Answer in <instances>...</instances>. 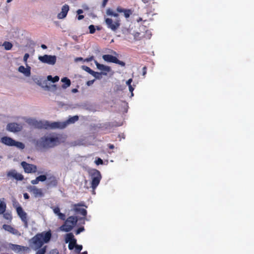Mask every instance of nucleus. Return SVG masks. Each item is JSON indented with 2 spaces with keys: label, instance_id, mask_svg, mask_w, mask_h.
I'll return each mask as SVG.
<instances>
[{
  "label": "nucleus",
  "instance_id": "obj_47",
  "mask_svg": "<svg viewBox=\"0 0 254 254\" xmlns=\"http://www.w3.org/2000/svg\"><path fill=\"white\" fill-rule=\"evenodd\" d=\"M132 81V78L129 79L128 80L126 81V84L128 86L129 85H131V83Z\"/></svg>",
  "mask_w": 254,
  "mask_h": 254
},
{
  "label": "nucleus",
  "instance_id": "obj_43",
  "mask_svg": "<svg viewBox=\"0 0 254 254\" xmlns=\"http://www.w3.org/2000/svg\"><path fill=\"white\" fill-rule=\"evenodd\" d=\"M50 254H59V252L56 249L52 250L50 251Z\"/></svg>",
  "mask_w": 254,
  "mask_h": 254
},
{
  "label": "nucleus",
  "instance_id": "obj_29",
  "mask_svg": "<svg viewBox=\"0 0 254 254\" xmlns=\"http://www.w3.org/2000/svg\"><path fill=\"white\" fill-rule=\"evenodd\" d=\"M102 73H100V72H95L93 70V71L92 72V73H91V74L95 78H96V79H100L101 78V74Z\"/></svg>",
  "mask_w": 254,
  "mask_h": 254
},
{
  "label": "nucleus",
  "instance_id": "obj_20",
  "mask_svg": "<svg viewBox=\"0 0 254 254\" xmlns=\"http://www.w3.org/2000/svg\"><path fill=\"white\" fill-rule=\"evenodd\" d=\"M2 228L5 231L9 232V233H10L13 235H17V236L20 235V233L19 232V231L18 230L14 229V228H13L12 227H11L10 225L4 224L2 226Z\"/></svg>",
  "mask_w": 254,
  "mask_h": 254
},
{
  "label": "nucleus",
  "instance_id": "obj_1",
  "mask_svg": "<svg viewBox=\"0 0 254 254\" xmlns=\"http://www.w3.org/2000/svg\"><path fill=\"white\" fill-rule=\"evenodd\" d=\"M61 142V136L59 134L50 133L38 139L36 144L40 148L48 149L58 145Z\"/></svg>",
  "mask_w": 254,
  "mask_h": 254
},
{
  "label": "nucleus",
  "instance_id": "obj_4",
  "mask_svg": "<svg viewBox=\"0 0 254 254\" xmlns=\"http://www.w3.org/2000/svg\"><path fill=\"white\" fill-rule=\"evenodd\" d=\"M78 219L76 216H69L64 223L60 227V230L64 232H69L76 225Z\"/></svg>",
  "mask_w": 254,
  "mask_h": 254
},
{
  "label": "nucleus",
  "instance_id": "obj_8",
  "mask_svg": "<svg viewBox=\"0 0 254 254\" xmlns=\"http://www.w3.org/2000/svg\"><path fill=\"white\" fill-rule=\"evenodd\" d=\"M38 59L43 63L54 65L56 62L57 57L55 56L45 55L43 56H39Z\"/></svg>",
  "mask_w": 254,
  "mask_h": 254
},
{
  "label": "nucleus",
  "instance_id": "obj_11",
  "mask_svg": "<svg viewBox=\"0 0 254 254\" xmlns=\"http://www.w3.org/2000/svg\"><path fill=\"white\" fill-rule=\"evenodd\" d=\"M102 58L105 61L107 62L117 64L123 66L125 65V63L119 60L116 57L111 55H103Z\"/></svg>",
  "mask_w": 254,
  "mask_h": 254
},
{
  "label": "nucleus",
  "instance_id": "obj_59",
  "mask_svg": "<svg viewBox=\"0 0 254 254\" xmlns=\"http://www.w3.org/2000/svg\"><path fill=\"white\" fill-rule=\"evenodd\" d=\"M12 0H6V2H7V3H9V2H10Z\"/></svg>",
  "mask_w": 254,
  "mask_h": 254
},
{
  "label": "nucleus",
  "instance_id": "obj_13",
  "mask_svg": "<svg viewBox=\"0 0 254 254\" xmlns=\"http://www.w3.org/2000/svg\"><path fill=\"white\" fill-rule=\"evenodd\" d=\"M6 129L10 132H18L22 129V126L21 125L15 123H9L6 126Z\"/></svg>",
  "mask_w": 254,
  "mask_h": 254
},
{
  "label": "nucleus",
  "instance_id": "obj_54",
  "mask_svg": "<svg viewBox=\"0 0 254 254\" xmlns=\"http://www.w3.org/2000/svg\"><path fill=\"white\" fill-rule=\"evenodd\" d=\"M71 92L72 93H76V92H78V90L77 89H76V88H74V89H72Z\"/></svg>",
  "mask_w": 254,
  "mask_h": 254
},
{
  "label": "nucleus",
  "instance_id": "obj_34",
  "mask_svg": "<svg viewBox=\"0 0 254 254\" xmlns=\"http://www.w3.org/2000/svg\"><path fill=\"white\" fill-rule=\"evenodd\" d=\"M37 180L39 182H44L46 180L47 177L45 175H40L37 177Z\"/></svg>",
  "mask_w": 254,
  "mask_h": 254
},
{
  "label": "nucleus",
  "instance_id": "obj_5",
  "mask_svg": "<svg viewBox=\"0 0 254 254\" xmlns=\"http://www.w3.org/2000/svg\"><path fill=\"white\" fill-rule=\"evenodd\" d=\"M89 175L91 179V188L95 190L101 180V174L98 170L92 169L89 171Z\"/></svg>",
  "mask_w": 254,
  "mask_h": 254
},
{
  "label": "nucleus",
  "instance_id": "obj_52",
  "mask_svg": "<svg viewBox=\"0 0 254 254\" xmlns=\"http://www.w3.org/2000/svg\"><path fill=\"white\" fill-rule=\"evenodd\" d=\"M83 12V11L82 9H78L77 10V13L78 14H80L82 13Z\"/></svg>",
  "mask_w": 254,
  "mask_h": 254
},
{
  "label": "nucleus",
  "instance_id": "obj_28",
  "mask_svg": "<svg viewBox=\"0 0 254 254\" xmlns=\"http://www.w3.org/2000/svg\"><path fill=\"white\" fill-rule=\"evenodd\" d=\"M2 46L4 47V49L6 50H9L12 47V44L9 42H4Z\"/></svg>",
  "mask_w": 254,
  "mask_h": 254
},
{
  "label": "nucleus",
  "instance_id": "obj_49",
  "mask_svg": "<svg viewBox=\"0 0 254 254\" xmlns=\"http://www.w3.org/2000/svg\"><path fill=\"white\" fill-rule=\"evenodd\" d=\"M142 70H143L142 75L145 76V74H146V67L145 66H144L143 67Z\"/></svg>",
  "mask_w": 254,
  "mask_h": 254
},
{
  "label": "nucleus",
  "instance_id": "obj_23",
  "mask_svg": "<svg viewBox=\"0 0 254 254\" xmlns=\"http://www.w3.org/2000/svg\"><path fill=\"white\" fill-rule=\"evenodd\" d=\"M6 207V203L4 201V198L0 199V214H3Z\"/></svg>",
  "mask_w": 254,
  "mask_h": 254
},
{
  "label": "nucleus",
  "instance_id": "obj_57",
  "mask_svg": "<svg viewBox=\"0 0 254 254\" xmlns=\"http://www.w3.org/2000/svg\"><path fill=\"white\" fill-rule=\"evenodd\" d=\"M109 147L110 149H113V148H114V146L113 144H109Z\"/></svg>",
  "mask_w": 254,
  "mask_h": 254
},
{
  "label": "nucleus",
  "instance_id": "obj_38",
  "mask_svg": "<svg viewBox=\"0 0 254 254\" xmlns=\"http://www.w3.org/2000/svg\"><path fill=\"white\" fill-rule=\"evenodd\" d=\"M53 211L55 214L58 215L59 214V213H60V209L59 207H55L53 209Z\"/></svg>",
  "mask_w": 254,
  "mask_h": 254
},
{
  "label": "nucleus",
  "instance_id": "obj_26",
  "mask_svg": "<svg viewBox=\"0 0 254 254\" xmlns=\"http://www.w3.org/2000/svg\"><path fill=\"white\" fill-rule=\"evenodd\" d=\"M106 14L108 15L113 16H114L115 17H118V16H119V14L117 13H116V12H114L110 8H108V9H107V10H106Z\"/></svg>",
  "mask_w": 254,
  "mask_h": 254
},
{
  "label": "nucleus",
  "instance_id": "obj_6",
  "mask_svg": "<svg viewBox=\"0 0 254 254\" xmlns=\"http://www.w3.org/2000/svg\"><path fill=\"white\" fill-rule=\"evenodd\" d=\"M105 21L107 27L113 31H115L120 26V20L118 19L113 21L111 18H106Z\"/></svg>",
  "mask_w": 254,
  "mask_h": 254
},
{
  "label": "nucleus",
  "instance_id": "obj_44",
  "mask_svg": "<svg viewBox=\"0 0 254 254\" xmlns=\"http://www.w3.org/2000/svg\"><path fill=\"white\" fill-rule=\"evenodd\" d=\"M94 81H95V79L91 80H89V81H88L87 82L86 84L88 86H90V85H92L93 84Z\"/></svg>",
  "mask_w": 254,
  "mask_h": 254
},
{
  "label": "nucleus",
  "instance_id": "obj_30",
  "mask_svg": "<svg viewBox=\"0 0 254 254\" xmlns=\"http://www.w3.org/2000/svg\"><path fill=\"white\" fill-rule=\"evenodd\" d=\"M124 16L126 18H128L132 13V11L130 9H125L124 11Z\"/></svg>",
  "mask_w": 254,
  "mask_h": 254
},
{
  "label": "nucleus",
  "instance_id": "obj_40",
  "mask_svg": "<svg viewBox=\"0 0 254 254\" xmlns=\"http://www.w3.org/2000/svg\"><path fill=\"white\" fill-rule=\"evenodd\" d=\"M95 162L97 165L102 164L103 163V160L100 158H98L97 160H95Z\"/></svg>",
  "mask_w": 254,
  "mask_h": 254
},
{
  "label": "nucleus",
  "instance_id": "obj_2",
  "mask_svg": "<svg viewBox=\"0 0 254 254\" xmlns=\"http://www.w3.org/2000/svg\"><path fill=\"white\" fill-rule=\"evenodd\" d=\"M50 230L37 234L29 241L30 247L34 250L41 248L44 244L49 243L51 239Z\"/></svg>",
  "mask_w": 254,
  "mask_h": 254
},
{
  "label": "nucleus",
  "instance_id": "obj_39",
  "mask_svg": "<svg viewBox=\"0 0 254 254\" xmlns=\"http://www.w3.org/2000/svg\"><path fill=\"white\" fill-rule=\"evenodd\" d=\"M84 228L83 227H80L79 228H78L76 231V235H78L81 232L84 231Z\"/></svg>",
  "mask_w": 254,
  "mask_h": 254
},
{
  "label": "nucleus",
  "instance_id": "obj_25",
  "mask_svg": "<svg viewBox=\"0 0 254 254\" xmlns=\"http://www.w3.org/2000/svg\"><path fill=\"white\" fill-rule=\"evenodd\" d=\"M13 146H15L16 147L20 149H23L25 147V145L21 142H18L14 140V143H13Z\"/></svg>",
  "mask_w": 254,
  "mask_h": 254
},
{
  "label": "nucleus",
  "instance_id": "obj_31",
  "mask_svg": "<svg viewBox=\"0 0 254 254\" xmlns=\"http://www.w3.org/2000/svg\"><path fill=\"white\" fill-rule=\"evenodd\" d=\"M36 252V254H45L46 253V246L44 247L43 248H41Z\"/></svg>",
  "mask_w": 254,
  "mask_h": 254
},
{
  "label": "nucleus",
  "instance_id": "obj_62",
  "mask_svg": "<svg viewBox=\"0 0 254 254\" xmlns=\"http://www.w3.org/2000/svg\"><path fill=\"white\" fill-rule=\"evenodd\" d=\"M82 254H87V252H84L83 253H82Z\"/></svg>",
  "mask_w": 254,
  "mask_h": 254
},
{
  "label": "nucleus",
  "instance_id": "obj_21",
  "mask_svg": "<svg viewBox=\"0 0 254 254\" xmlns=\"http://www.w3.org/2000/svg\"><path fill=\"white\" fill-rule=\"evenodd\" d=\"M10 248L14 252L19 253L22 251H24L28 249V248L22 247L17 245L11 244Z\"/></svg>",
  "mask_w": 254,
  "mask_h": 254
},
{
  "label": "nucleus",
  "instance_id": "obj_55",
  "mask_svg": "<svg viewBox=\"0 0 254 254\" xmlns=\"http://www.w3.org/2000/svg\"><path fill=\"white\" fill-rule=\"evenodd\" d=\"M108 0H104L103 2V6H105Z\"/></svg>",
  "mask_w": 254,
  "mask_h": 254
},
{
  "label": "nucleus",
  "instance_id": "obj_60",
  "mask_svg": "<svg viewBox=\"0 0 254 254\" xmlns=\"http://www.w3.org/2000/svg\"><path fill=\"white\" fill-rule=\"evenodd\" d=\"M92 193L93 194H95V190H93V191H92Z\"/></svg>",
  "mask_w": 254,
  "mask_h": 254
},
{
  "label": "nucleus",
  "instance_id": "obj_22",
  "mask_svg": "<svg viewBox=\"0 0 254 254\" xmlns=\"http://www.w3.org/2000/svg\"><path fill=\"white\" fill-rule=\"evenodd\" d=\"M61 81L64 83L62 86L63 89L67 88L71 84L70 80L67 77L63 78L61 79Z\"/></svg>",
  "mask_w": 254,
  "mask_h": 254
},
{
  "label": "nucleus",
  "instance_id": "obj_15",
  "mask_svg": "<svg viewBox=\"0 0 254 254\" xmlns=\"http://www.w3.org/2000/svg\"><path fill=\"white\" fill-rule=\"evenodd\" d=\"M28 190L35 197H41L43 195L42 190L35 186H30L28 187Z\"/></svg>",
  "mask_w": 254,
  "mask_h": 254
},
{
  "label": "nucleus",
  "instance_id": "obj_35",
  "mask_svg": "<svg viewBox=\"0 0 254 254\" xmlns=\"http://www.w3.org/2000/svg\"><path fill=\"white\" fill-rule=\"evenodd\" d=\"M90 33L93 34L95 32V28L93 25H90L89 26Z\"/></svg>",
  "mask_w": 254,
  "mask_h": 254
},
{
  "label": "nucleus",
  "instance_id": "obj_18",
  "mask_svg": "<svg viewBox=\"0 0 254 254\" xmlns=\"http://www.w3.org/2000/svg\"><path fill=\"white\" fill-rule=\"evenodd\" d=\"M69 10V6L67 4H64L62 8V11L58 15V18L59 19H63L65 18L67 15V13Z\"/></svg>",
  "mask_w": 254,
  "mask_h": 254
},
{
  "label": "nucleus",
  "instance_id": "obj_48",
  "mask_svg": "<svg viewBox=\"0 0 254 254\" xmlns=\"http://www.w3.org/2000/svg\"><path fill=\"white\" fill-rule=\"evenodd\" d=\"M128 89L130 92H132L134 90V87L131 85H128Z\"/></svg>",
  "mask_w": 254,
  "mask_h": 254
},
{
  "label": "nucleus",
  "instance_id": "obj_14",
  "mask_svg": "<svg viewBox=\"0 0 254 254\" xmlns=\"http://www.w3.org/2000/svg\"><path fill=\"white\" fill-rule=\"evenodd\" d=\"M7 176L17 181H22L23 179V175L17 173L15 170H11L8 171L7 173Z\"/></svg>",
  "mask_w": 254,
  "mask_h": 254
},
{
  "label": "nucleus",
  "instance_id": "obj_41",
  "mask_svg": "<svg viewBox=\"0 0 254 254\" xmlns=\"http://www.w3.org/2000/svg\"><path fill=\"white\" fill-rule=\"evenodd\" d=\"M29 57V55L28 53H26L24 55L23 57V61L25 63L27 62V59Z\"/></svg>",
  "mask_w": 254,
  "mask_h": 254
},
{
  "label": "nucleus",
  "instance_id": "obj_42",
  "mask_svg": "<svg viewBox=\"0 0 254 254\" xmlns=\"http://www.w3.org/2000/svg\"><path fill=\"white\" fill-rule=\"evenodd\" d=\"M125 9L124 8H122L121 7H118L117 8V11L118 12H120V13H121V12H124V11H125Z\"/></svg>",
  "mask_w": 254,
  "mask_h": 254
},
{
  "label": "nucleus",
  "instance_id": "obj_9",
  "mask_svg": "<svg viewBox=\"0 0 254 254\" xmlns=\"http://www.w3.org/2000/svg\"><path fill=\"white\" fill-rule=\"evenodd\" d=\"M16 207V212L18 216L20 218L21 220L24 223L25 226L27 227V213L23 210L21 206L19 205L18 204L15 206Z\"/></svg>",
  "mask_w": 254,
  "mask_h": 254
},
{
  "label": "nucleus",
  "instance_id": "obj_46",
  "mask_svg": "<svg viewBox=\"0 0 254 254\" xmlns=\"http://www.w3.org/2000/svg\"><path fill=\"white\" fill-rule=\"evenodd\" d=\"M84 61L83 60V59L82 58H81V57H79V58H76L74 59V61L75 62H79V61Z\"/></svg>",
  "mask_w": 254,
  "mask_h": 254
},
{
  "label": "nucleus",
  "instance_id": "obj_51",
  "mask_svg": "<svg viewBox=\"0 0 254 254\" xmlns=\"http://www.w3.org/2000/svg\"><path fill=\"white\" fill-rule=\"evenodd\" d=\"M23 197L25 199H27L29 198V195L27 193H25L23 194Z\"/></svg>",
  "mask_w": 254,
  "mask_h": 254
},
{
  "label": "nucleus",
  "instance_id": "obj_32",
  "mask_svg": "<svg viewBox=\"0 0 254 254\" xmlns=\"http://www.w3.org/2000/svg\"><path fill=\"white\" fill-rule=\"evenodd\" d=\"M81 68L86 71V72H88L89 73H90L91 74V73H92V72L93 71V70L90 69L89 67L87 66H85V65H82L81 66Z\"/></svg>",
  "mask_w": 254,
  "mask_h": 254
},
{
  "label": "nucleus",
  "instance_id": "obj_27",
  "mask_svg": "<svg viewBox=\"0 0 254 254\" xmlns=\"http://www.w3.org/2000/svg\"><path fill=\"white\" fill-rule=\"evenodd\" d=\"M59 79L60 78L58 76H55L54 77H53L51 75H48L47 76V80L53 83L58 81Z\"/></svg>",
  "mask_w": 254,
  "mask_h": 254
},
{
  "label": "nucleus",
  "instance_id": "obj_33",
  "mask_svg": "<svg viewBox=\"0 0 254 254\" xmlns=\"http://www.w3.org/2000/svg\"><path fill=\"white\" fill-rule=\"evenodd\" d=\"M3 217L7 220H11L12 219V216L9 213H5L3 214Z\"/></svg>",
  "mask_w": 254,
  "mask_h": 254
},
{
  "label": "nucleus",
  "instance_id": "obj_10",
  "mask_svg": "<svg viewBox=\"0 0 254 254\" xmlns=\"http://www.w3.org/2000/svg\"><path fill=\"white\" fill-rule=\"evenodd\" d=\"M65 242L66 243H69L68 249L69 250H72L76 245V240L74 238V235L71 233L66 234Z\"/></svg>",
  "mask_w": 254,
  "mask_h": 254
},
{
  "label": "nucleus",
  "instance_id": "obj_45",
  "mask_svg": "<svg viewBox=\"0 0 254 254\" xmlns=\"http://www.w3.org/2000/svg\"><path fill=\"white\" fill-rule=\"evenodd\" d=\"M39 183L38 180L36 178L35 180H33L31 181V183L33 185L37 184Z\"/></svg>",
  "mask_w": 254,
  "mask_h": 254
},
{
  "label": "nucleus",
  "instance_id": "obj_50",
  "mask_svg": "<svg viewBox=\"0 0 254 254\" xmlns=\"http://www.w3.org/2000/svg\"><path fill=\"white\" fill-rule=\"evenodd\" d=\"M93 59V57H91L89 58H87L84 60V62H90Z\"/></svg>",
  "mask_w": 254,
  "mask_h": 254
},
{
  "label": "nucleus",
  "instance_id": "obj_7",
  "mask_svg": "<svg viewBox=\"0 0 254 254\" xmlns=\"http://www.w3.org/2000/svg\"><path fill=\"white\" fill-rule=\"evenodd\" d=\"M82 206H85L87 207V206L84 205V202H80L77 204H72L71 210L73 211L77 214H80L84 216H85L87 214V211L85 209L82 208Z\"/></svg>",
  "mask_w": 254,
  "mask_h": 254
},
{
  "label": "nucleus",
  "instance_id": "obj_17",
  "mask_svg": "<svg viewBox=\"0 0 254 254\" xmlns=\"http://www.w3.org/2000/svg\"><path fill=\"white\" fill-rule=\"evenodd\" d=\"M94 63L97 66V68L99 70L105 72H102V73L104 75H106L107 72H109L111 70L110 67L109 66L105 65L104 64H100L96 61H95Z\"/></svg>",
  "mask_w": 254,
  "mask_h": 254
},
{
  "label": "nucleus",
  "instance_id": "obj_16",
  "mask_svg": "<svg viewBox=\"0 0 254 254\" xmlns=\"http://www.w3.org/2000/svg\"><path fill=\"white\" fill-rule=\"evenodd\" d=\"M18 70L26 77H29L31 75V67L29 66L25 67L24 66L21 65L18 67Z\"/></svg>",
  "mask_w": 254,
  "mask_h": 254
},
{
  "label": "nucleus",
  "instance_id": "obj_19",
  "mask_svg": "<svg viewBox=\"0 0 254 254\" xmlns=\"http://www.w3.org/2000/svg\"><path fill=\"white\" fill-rule=\"evenodd\" d=\"M0 141L2 143L9 146H13L14 140L8 136H4L1 138Z\"/></svg>",
  "mask_w": 254,
  "mask_h": 254
},
{
  "label": "nucleus",
  "instance_id": "obj_56",
  "mask_svg": "<svg viewBox=\"0 0 254 254\" xmlns=\"http://www.w3.org/2000/svg\"><path fill=\"white\" fill-rule=\"evenodd\" d=\"M41 48L43 49H47V46L45 45L42 44L41 45Z\"/></svg>",
  "mask_w": 254,
  "mask_h": 254
},
{
  "label": "nucleus",
  "instance_id": "obj_37",
  "mask_svg": "<svg viewBox=\"0 0 254 254\" xmlns=\"http://www.w3.org/2000/svg\"><path fill=\"white\" fill-rule=\"evenodd\" d=\"M57 216L59 219L62 220H64L65 219V215L64 213L60 212Z\"/></svg>",
  "mask_w": 254,
  "mask_h": 254
},
{
  "label": "nucleus",
  "instance_id": "obj_61",
  "mask_svg": "<svg viewBox=\"0 0 254 254\" xmlns=\"http://www.w3.org/2000/svg\"><path fill=\"white\" fill-rule=\"evenodd\" d=\"M130 93H131V97L133 96V91H132V92H130Z\"/></svg>",
  "mask_w": 254,
  "mask_h": 254
},
{
  "label": "nucleus",
  "instance_id": "obj_53",
  "mask_svg": "<svg viewBox=\"0 0 254 254\" xmlns=\"http://www.w3.org/2000/svg\"><path fill=\"white\" fill-rule=\"evenodd\" d=\"M83 18H84V16L83 15H79L78 16L77 19H78V20H80L82 19Z\"/></svg>",
  "mask_w": 254,
  "mask_h": 254
},
{
  "label": "nucleus",
  "instance_id": "obj_58",
  "mask_svg": "<svg viewBox=\"0 0 254 254\" xmlns=\"http://www.w3.org/2000/svg\"><path fill=\"white\" fill-rule=\"evenodd\" d=\"M141 20H142V18H138V19L137 20V21L138 22H139V21H141Z\"/></svg>",
  "mask_w": 254,
  "mask_h": 254
},
{
  "label": "nucleus",
  "instance_id": "obj_3",
  "mask_svg": "<svg viewBox=\"0 0 254 254\" xmlns=\"http://www.w3.org/2000/svg\"><path fill=\"white\" fill-rule=\"evenodd\" d=\"M78 120L77 116L70 117L66 121L64 122L50 123L47 121L40 122L38 123V127H43L46 129L64 128L69 124L75 123Z\"/></svg>",
  "mask_w": 254,
  "mask_h": 254
},
{
  "label": "nucleus",
  "instance_id": "obj_12",
  "mask_svg": "<svg viewBox=\"0 0 254 254\" xmlns=\"http://www.w3.org/2000/svg\"><path fill=\"white\" fill-rule=\"evenodd\" d=\"M21 165L25 173H34L37 171V167L36 165L28 164L24 161L22 162Z\"/></svg>",
  "mask_w": 254,
  "mask_h": 254
},
{
  "label": "nucleus",
  "instance_id": "obj_24",
  "mask_svg": "<svg viewBox=\"0 0 254 254\" xmlns=\"http://www.w3.org/2000/svg\"><path fill=\"white\" fill-rule=\"evenodd\" d=\"M46 84V82L45 83ZM42 87L44 88L45 90H51V91H55L57 89V86L56 85H52L51 86H48L47 84L45 86L42 85Z\"/></svg>",
  "mask_w": 254,
  "mask_h": 254
},
{
  "label": "nucleus",
  "instance_id": "obj_36",
  "mask_svg": "<svg viewBox=\"0 0 254 254\" xmlns=\"http://www.w3.org/2000/svg\"><path fill=\"white\" fill-rule=\"evenodd\" d=\"M75 251L76 253H79L82 249V246L81 245H78L76 244V246L75 247Z\"/></svg>",
  "mask_w": 254,
  "mask_h": 254
}]
</instances>
